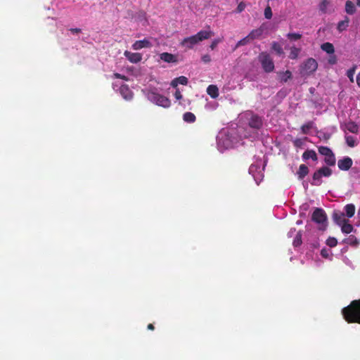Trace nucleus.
I'll list each match as a JSON object with an SVG mask.
<instances>
[{"mask_svg":"<svg viewBox=\"0 0 360 360\" xmlns=\"http://www.w3.org/2000/svg\"><path fill=\"white\" fill-rule=\"evenodd\" d=\"M356 6L360 7V0H356Z\"/></svg>","mask_w":360,"mask_h":360,"instance_id":"53","label":"nucleus"},{"mask_svg":"<svg viewBox=\"0 0 360 360\" xmlns=\"http://www.w3.org/2000/svg\"><path fill=\"white\" fill-rule=\"evenodd\" d=\"M248 125L252 129H260L263 126V120L260 116L252 113L248 119Z\"/></svg>","mask_w":360,"mask_h":360,"instance_id":"9","label":"nucleus"},{"mask_svg":"<svg viewBox=\"0 0 360 360\" xmlns=\"http://www.w3.org/2000/svg\"><path fill=\"white\" fill-rule=\"evenodd\" d=\"M279 79L281 82L285 83L292 78V72L290 70L278 72Z\"/></svg>","mask_w":360,"mask_h":360,"instance_id":"24","label":"nucleus"},{"mask_svg":"<svg viewBox=\"0 0 360 360\" xmlns=\"http://www.w3.org/2000/svg\"><path fill=\"white\" fill-rule=\"evenodd\" d=\"M264 16L266 19H271L272 17V11L269 6L264 9Z\"/></svg>","mask_w":360,"mask_h":360,"instance_id":"40","label":"nucleus"},{"mask_svg":"<svg viewBox=\"0 0 360 360\" xmlns=\"http://www.w3.org/2000/svg\"><path fill=\"white\" fill-rule=\"evenodd\" d=\"M340 226H341V231L344 233H347V234L350 233L354 230L353 226L348 223V219L344 224H342Z\"/></svg>","mask_w":360,"mask_h":360,"instance_id":"28","label":"nucleus"},{"mask_svg":"<svg viewBox=\"0 0 360 360\" xmlns=\"http://www.w3.org/2000/svg\"><path fill=\"white\" fill-rule=\"evenodd\" d=\"M152 46L151 42L147 39H143L142 40L136 41L131 46L134 50H140L143 48H150Z\"/></svg>","mask_w":360,"mask_h":360,"instance_id":"12","label":"nucleus"},{"mask_svg":"<svg viewBox=\"0 0 360 360\" xmlns=\"http://www.w3.org/2000/svg\"><path fill=\"white\" fill-rule=\"evenodd\" d=\"M332 217L334 222L340 226L347 220L345 218V213L340 210H334Z\"/></svg>","mask_w":360,"mask_h":360,"instance_id":"13","label":"nucleus"},{"mask_svg":"<svg viewBox=\"0 0 360 360\" xmlns=\"http://www.w3.org/2000/svg\"><path fill=\"white\" fill-rule=\"evenodd\" d=\"M330 4L329 0H321L320 4H319V9L320 11L325 13L326 12L327 8Z\"/></svg>","mask_w":360,"mask_h":360,"instance_id":"36","label":"nucleus"},{"mask_svg":"<svg viewBox=\"0 0 360 360\" xmlns=\"http://www.w3.org/2000/svg\"><path fill=\"white\" fill-rule=\"evenodd\" d=\"M353 75H354V70H349L347 72V77L351 79V81H353Z\"/></svg>","mask_w":360,"mask_h":360,"instance_id":"48","label":"nucleus"},{"mask_svg":"<svg viewBox=\"0 0 360 360\" xmlns=\"http://www.w3.org/2000/svg\"><path fill=\"white\" fill-rule=\"evenodd\" d=\"M259 61L265 72L269 73L274 71L275 66L273 59L267 52H262L258 56Z\"/></svg>","mask_w":360,"mask_h":360,"instance_id":"3","label":"nucleus"},{"mask_svg":"<svg viewBox=\"0 0 360 360\" xmlns=\"http://www.w3.org/2000/svg\"><path fill=\"white\" fill-rule=\"evenodd\" d=\"M202 60L204 63H210L211 61V58H210V56L208 54H205V55L202 56Z\"/></svg>","mask_w":360,"mask_h":360,"instance_id":"45","label":"nucleus"},{"mask_svg":"<svg viewBox=\"0 0 360 360\" xmlns=\"http://www.w3.org/2000/svg\"><path fill=\"white\" fill-rule=\"evenodd\" d=\"M183 119L186 122L193 123L195 121L196 117L193 113L187 112L184 114Z\"/></svg>","mask_w":360,"mask_h":360,"instance_id":"30","label":"nucleus"},{"mask_svg":"<svg viewBox=\"0 0 360 360\" xmlns=\"http://www.w3.org/2000/svg\"><path fill=\"white\" fill-rule=\"evenodd\" d=\"M337 61H338L337 56L335 55H334V53L330 54V56L328 60V63L330 65H335L337 63Z\"/></svg>","mask_w":360,"mask_h":360,"instance_id":"41","label":"nucleus"},{"mask_svg":"<svg viewBox=\"0 0 360 360\" xmlns=\"http://www.w3.org/2000/svg\"><path fill=\"white\" fill-rule=\"evenodd\" d=\"M174 97L176 100H180L182 98V94L179 89H176L175 93H174Z\"/></svg>","mask_w":360,"mask_h":360,"instance_id":"44","label":"nucleus"},{"mask_svg":"<svg viewBox=\"0 0 360 360\" xmlns=\"http://www.w3.org/2000/svg\"><path fill=\"white\" fill-rule=\"evenodd\" d=\"M207 94L212 98H217L219 96V89L216 85L210 84L207 88Z\"/></svg>","mask_w":360,"mask_h":360,"instance_id":"19","label":"nucleus"},{"mask_svg":"<svg viewBox=\"0 0 360 360\" xmlns=\"http://www.w3.org/2000/svg\"><path fill=\"white\" fill-rule=\"evenodd\" d=\"M326 244L330 248L335 247L338 244V240L334 237H329L326 240Z\"/></svg>","mask_w":360,"mask_h":360,"instance_id":"37","label":"nucleus"},{"mask_svg":"<svg viewBox=\"0 0 360 360\" xmlns=\"http://www.w3.org/2000/svg\"><path fill=\"white\" fill-rule=\"evenodd\" d=\"M349 18L347 16H345L343 20L340 21L337 25V30L338 32H342L347 29L349 27Z\"/></svg>","mask_w":360,"mask_h":360,"instance_id":"20","label":"nucleus"},{"mask_svg":"<svg viewBox=\"0 0 360 360\" xmlns=\"http://www.w3.org/2000/svg\"><path fill=\"white\" fill-rule=\"evenodd\" d=\"M309 168L307 165L302 164L299 167L297 175L299 179H303L309 174Z\"/></svg>","mask_w":360,"mask_h":360,"instance_id":"17","label":"nucleus"},{"mask_svg":"<svg viewBox=\"0 0 360 360\" xmlns=\"http://www.w3.org/2000/svg\"><path fill=\"white\" fill-rule=\"evenodd\" d=\"M70 31L73 34H78L82 32V30L79 28H71L70 29Z\"/></svg>","mask_w":360,"mask_h":360,"instance_id":"47","label":"nucleus"},{"mask_svg":"<svg viewBox=\"0 0 360 360\" xmlns=\"http://www.w3.org/2000/svg\"><path fill=\"white\" fill-rule=\"evenodd\" d=\"M160 58L162 60L167 63H176L177 61L176 57L169 53H162L160 54Z\"/></svg>","mask_w":360,"mask_h":360,"instance_id":"18","label":"nucleus"},{"mask_svg":"<svg viewBox=\"0 0 360 360\" xmlns=\"http://www.w3.org/2000/svg\"><path fill=\"white\" fill-rule=\"evenodd\" d=\"M333 171L328 167L324 166L317 169L312 176L311 185L320 186L322 183L321 178L323 176L329 177L331 176Z\"/></svg>","mask_w":360,"mask_h":360,"instance_id":"4","label":"nucleus"},{"mask_svg":"<svg viewBox=\"0 0 360 360\" xmlns=\"http://www.w3.org/2000/svg\"><path fill=\"white\" fill-rule=\"evenodd\" d=\"M221 41V39H215L214 40L212 41V42L211 43L210 46V48L212 49V50H214L217 46L218 45V44Z\"/></svg>","mask_w":360,"mask_h":360,"instance_id":"43","label":"nucleus"},{"mask_svg":"<svg viewBox=\"0 0 360 360\" xmlns=\"http://www.w3.org/2000/svg\"><path fill=\"white\" fill-rule=\"evenodd\" d=\"M287 37L290 39V40H294V41H296V40H298L300 39H301L302 37V34H299V33H288L287 34Z\"/></svg>","mask_w":360,"mask_h":360,"instance_id":"38","label":"nucleus"},{"mask_svg":"<svg viewBox=\"0 0 360 360\" xmlns=\"http://www.w3.org/2000/svg\"><path fill=\"white\" fill-rule=\"evenodd\" d=\"M302 158L303 160L305 161L309 159H311L314 161H316L318 160L317 154L316 153V152L314 150L309 149L303 153Z\"/></svg>","mask_w":360,"mask_h":360,"instance_id":"15","label":"nucleus"},{"mask_svg":"<svg viewBox=\"0 0 360 360\" xmlns=\"http://www.w3.org/2000/svg\"><path fill=\"white\" fill-rule=\"evenodd\" d=\"M318 68V63L313 58L307 59L300 66V74L302 75H310Z\"/></svg>","mask_w":360,"mask_h":360,"instance_id":"6","label":"nucleus"},{"mask_svg":"<svg viewBox=\"0 0 360 360\" xmlns=\"http://www.w3.org/2000/svg\"><path fill=\"white\" fill-rule=\"evenodd\" d=\"M213 35L210 30H200L195 35L184 38L180 44L181 46L191 49L200 41L210 39Z\"/></svg>","mask_w":360,"mask_h":360,"instance_id":"2","label":"nucleus"},{"mask_svg":"<svg viewBox=\"0 0 360 360\" xmlns=\"http://www.w3.org/2000/svg\"><path fill=\"white\" fill-rule=\"evenodd\" d=\"M147 328L150 330H153L155 329V327L153 323H149L147 326Z\"/></svg>","mask_w":360,"mask_h":360,"instance_id":"49","label":"nucleus"},{"mask_svg":"<svg viewBox=\"0 0 360 360\" xmlns=\"http://www.w3.org/2000/svg\"><path fill=\"white\" fill-rule=\"evenodd\" d=\"M114 77H115V78H117V79H124V80H127V77H126V76L122 75L119 74V73H115V74H114Z\"/></svg>","mask_w":360,"mask_h":360,"instance_id":"46","label":"nucleus"},{"mask_svg":"<svg viewBox=\"0 0 360 360\" xmlns=\"http://www.w3.org/2000/svg\"><path fill=\"white\" fill-rule=\"evenodd\" d=\"M323 138H324L326 140H328V139L330 138V135H329V134H324V135H323Z\"/></svg>","mask_w":360,"mask_h":360,"instance_id":"52","label":"nucleus"},{"mask_svg":"<svg viewBox=\"0 0 360 360\" xmlns=\"http://www.w3.org/2000/svg\"><path fill=\"white\" fill-rule=\"evenodd\" d=\"M319 153L325 157L324 162L329 167L335 166L336 159L332 150L327 146H319Z\"/></svg>","mask_w":360,"mask_h":360,"instance_id":"7","label":"nucleus"},{"mask_svg":"<svg viewBox=\"0 0 360 360\" xmlns=\"http://www.w3.org/2000/svg\"><path fill=\"white\" fill-rule=\"evenodd\" d=\"M344 210L346 216L351 218L354 215L356 208L354 204H347L345 206Z\"/></svg>","mask_w":360,"mask_h":360,"instance_id":"23","label":"nucleus"},{"mask_svg":"<svg viewBox=\"0 0 360 360\" xmlns=\"http://www.w3.org/2000/svg\"><path fill=\"white\" fill-rule=\"evenodd\" d=\"M311 219L320 225V230L324 231L326 229L327 215L323 209L316 208L312 213Z\"/></svg>","mask_w":360,"mask_h":360,"instance_id":"5","label":"nucleus"},{"mask_svg":"<svg viewBox=\"0 0 360 360\" xmlns=\"http://www.w3.org/2000/svg\"><path fill=\"white\" fill-rule=\"evenodd\" d=\"M356 83L358 86L360 87V72L356 76Z\"/></svg>","mask_w":360,"mask_h":360,"instance_id":"50","label":"nucleus"},{"mask_svg":"<svg viewBox=\"0 0 360 360\" xmlns=\"http://www.w3.org/2000/svg\"><path fill=\"white\" fill-rule=\"evenodd\" d=\"M120 93L122 97L127 101L131 100L133 97V92L127 84L121 85L120 87Z\"/></svg>","mask_w":360,"mask_h":360,"instance_id":"14","label":"nucleus"},{"mask_svg":"<svg viewBox=\"0 0 360 360\" xmlns=\"http://www.w3.org/2000/svg\"><path fill=\"white\" fill-rule=\"evenodd\" d=\"M271 49H272V50H274L279 56L283 53V48L276 41H274L271 44Z\"/></svg>","mask_w":360,"mask_h":360,"instance_id":"33","label":"nucleus"},{"mask_svg":"<svg viewBox=\"0 0 360 360\" xmlns=\"http://www.w3.org/2000/svg\"><path fill=\"white\" fill-rule=\"evenodd\" d=\"M188 78L185 76H180L174 79L171 82V86L174 88H176L178 84L186 85L188 84Z\"/></svg>","mask_w":360,"mask_h":360,"instance_id":"16","label":"nucleus"},{"mask_svg":"<svg viewBox=\"0 0 360 360\" xmlns=\"http://www.w3.org/2000/svg\"><path fill=\"white\" fill-rule=\"evenodd\" d=\"M321 49L328 54H333L335 52L334 46L330 42H325L321 45Z\"/></svg>","mask_w":360,"mask_h":360,"instance_id":"25","label":"nucleus"},{"mask_svg":"<svg viewBox=\"0 0 360 360\" xmlns=\"http://www.w3.org/2000/svg\"><path fill=\"white\" fill-rule=\"evenodd\" d=\"M302 233L301 231L297 232L296 236L295 237L292 244L295 247H298L302 244Z\"/></svg>","mask_w":360,"mask_h":360,"instance_id":"35","label":"nucleus"},{"mask_svg":"<svg viewBox=\"0 0 360 360\" xmlns=\"http://www.w3.org/2000/svg\"><path fill=\"white\" fill-rule=\"evenodd\" d=\"M124 56L132 63H138L142 60V55L139 53H132L129 51H125Z\"/></svg>","mask_w":360,"mask_h":360,"instance_id":"11","label":"nucleus"},{"mask_svg":"<svg viewBox=\"0 0 360 360\" xmlns=\"http://www.w3.org/2000/svg\"><path fill=\"white\" fill-rule=\"evenodd\" d=\"M353 161L349 157H345L338 162V168L342 171H348L352 166Z\"/></svg>","mask_w":360,"mask_h":360,"instance_id":"10","label":"nucleus"},{"mask_svg":"<svg viewBox=\"0 0 360 360\" xmlns=\"http://www.w3.org/2000/svg\"><path fill=\"white\" fill-rule=\"evenodd\" d=\"M304 144V139H296L293 141V145L296 148H302Z\"/></svg>","mask_w":360,"mask_h":360,"instance_id":"39","label":"nucleus"},{"mask_svg":"<svg viewBox=\"0 0 360 360\" xmlns=\"http://www.w3.org/2000/svg\"><path fill=\"white\" fill-rule=\"evenodd\" d=\"M148 96L151 101L163 108H168L171 104V101L168 98L158 93L150 92Z\"/></svg>","mask_w":360,"mask_h":360,"instance_id":"8","label":"nucleus"},{"mask_svg":"<svg viewBox=\"0 0 360 360\" xmlns=\"http://www.w3.org/2000/svg\"><path fill=\"white\" fill-rule=\"evenodd\" d=\"M250 39L248 37V35L245 37L243 38L242 39L239 40L237 44H236V46L233 49V51L237 49L238 47L245 46L248 44L250 41Z\"/></svg>","mask_w":360,"mask_h":360,"instance_id":"34","label":"nucleus"},{"mask_svg":"<svg viewBox=\"0 0 360 360\" xmlns=\"http://www.w3.org/2000/svg\"><path fill=\"white\" fill-rule=\"evenodd\" d=\"M345 141L348 146L353 148L356 146V139L352 136H345Z\"/></svg>","mask_w":360,"mask_h":360,"instance_id":"32","label":"nucleus"},{"mask_svg":"<svg viewBox=\"0 0 360 360\" xmlns=\"http://www.w3.org/2000/svg\"><path fill=\"white\" fill-rule=\"evenodd\" d=\"M321 255L324 257H327V253H326V250H321Z\"/></svg>","mask_w":360,"mask_h":360,"instance_id":"51","label":"nucleus"},{"mask_svg":"<svg viewBox=\"0 0 360 360\" xmlns=\"http://www.w3.org/2000/svg\"><path fill=\"white\" fill-rule=\"evenodd\" d=\"M345 12L348 15H353L356 11V6H355L354 4L352 1H349V0H347L345 2Z\"/></svg>","mask_w":360,"mask_h":360,"instance_id":"22","label":"nucleus"},{"mask_svg":"<svg viewBox=\"0 0 360 360\" xmlns=\"http://www.w3.org/2000/svg\"><path fill=\"white\" fill-rule=\"evenodd\" d=\"M342 243L352 246H356L359 243L358 239L352 235L349 236L347 238L344 239Z\"/></svg>","mask_w":360,"mask_h":360,"instance_id":"27","label":"nucleus"},{"mask_svg":"<svg viewBox=\"0 0 360 360\" xmlns=\"http://www.w3.org/2000/svg\"><path fill=\"white\" fill-rule=\"evenodd\" d=\"M301 51V49L297 48L295 46L290 47V52L289 54V58L292 60H295L298 58L299 54Z\"/></svg>","mask_w":360,"mask_h":360,"instance_id":"29","label":"nucleus"},{"mask_svg":"<svg viewBox=\"0 0 360 360\" xmlns=\"http://www.w3.org/2000/svg\"><path fill=\"white\" fill-rule=\"evenodd\" d=\"M342 314L347 323L360 324V299L352 300L348 306L344 307Z\"/></svg>","mask_w":360,"mask_h":360,"instance_id":"1","label":"nucleus"},{"mask_svg":"<svg viewBox=\"0 0 360 360\" xmlns=\"http://www.w3.org/2000/svg\"><path fill=\"white\" fill-rule=\"evenodd\" d=\"M264 32V29L262 27H260L257 29L252 30L248 34V37L250 40H254L255 39L259 38Z\"/></svg>","mask_w":360,"mask_h":360,"instance_id":"21","label":"nucleus"},{"mask_svg":"<svg viewBox=\"0 0 360 360\" xmlns=\"http://www.w3.org/2000/svg\"><path fill=\"white\" fill-rule=\"evenodd\" d=\"M245 4L243 3V2H240L238 6H237V8H236V12L237 13H241L242 11H243L245 8Z\"/></svg>","mask_w":360,"mask_h":360,"instance_id":"42","label":"nucleus"},{"mask_svg":"<svg viewBox=\"0 0 360 360\" xmlns=\"http://www.w3.org/2000/svg\"><path fill=\"white\" fill-rule=\"evenodd\" d=\"M345 129L353 134H357L359 131V126L354 122H349L346 123Z\"/></svg>","mask_w":360,"mask_h":360,"instance_id":"26","label":"nucleus"},{"mask_svg":"<svg viewBox=\"0 0 360 360\" xmlns=\"http://www.w3.org/2000/svg\"><path fill=\"white\" fill-rule=\"evenodd\" d=\"M314 123L312 121H309L304 124H303L301 127L302 132L304 134H307L311 129L314 127Z\"/></svg>","mask_w":360,"mask_h":360,"instance_id":"31","label":"nucleus"}]
</instances>
